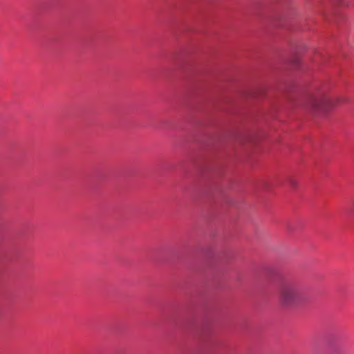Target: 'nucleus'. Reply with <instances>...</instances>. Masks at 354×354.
Masks as SVG:
<instances>
[{
	"label": "nucleus",
	"instance_id": "obj_3",
	"mask_svg": "<svg viewBox=\"0 0 354 354\" xmlns=\"http://www.w3.org/2000/svg\"><path fill=\"white\" fill-rule=\"evenodd\" d=\"M290 183H291V185H292L293 187H295V182H294L293 180H291Z\"/></svg>",
	"mask_w": 354,
	"mask_h": 354
},
{
	"label": "nucleus",
	"instance_id": "obj_1",
	"mask_svg": "<svg viewBox=\"0 0 354 354\" xmlns=\"http://www.w3.org/2000/svg\"><path fill=\"white\" fill-rule=\"evenodd\" d=\"M305 300L302 288L292 281L283 282L279 290V301L283 306H290Z\"/></svg>",
	"mask_w": 354,
	"mask_h": 354
},
{
	"label": "nucleus",
	"instance_id": "obj_2",
	"mask_svg": "<svg viewBox=\"0 0 354 354\" xmlns=\"http://www.w3.org/2000/svg\"><path fill=\"white\" fill-rule=\"evenodd\" d=\"M337 102V99L331 98L323 92H318L308 95L305 106L315 114H322L335 106Z\"/></svg>",
	"mask_w": 354,
	"mask_h": 354
}]
</instances>
